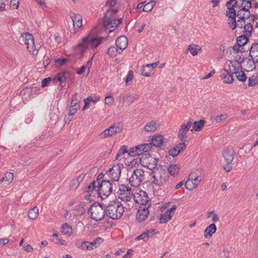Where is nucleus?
<instances>
[{"label": "nucleus", "instance_id": "obj_1", "mask_svg": "<svg viewBox=\"0 0 258 258\" xmlns=\"http://www.w3.org/2000/svg\"><path fill=\"white\" fill-rule=\"evenodd\" d=\"M103 39V37L94 36L90 34L87 37L83 38L81 42L78 43L75 47V49L78 50L81 52L88 48L93 49L101 43Z\"/></svg>", "mask_w": 258, "mask_h": 258}, {"label": "nucleus", "instance_id": "obj_2", "mask_svg": "<svg viewBox=\"0 0 258 258\" xmlns=\"http://www.w3.org/2000/svg\"><path fill=\"white\" fill-rule=\"evenodd\" d=\"M152 185L156 186H163L168 181L169 176L168 173L163 169L161 167L152 171L150 175Z\"/></svg>", "mask_w": 258, "mask_h": 258}, {"label": "nucleus", "instance_id": "obj_3", "mask_svg": "<svg viewBox=\"0 0 258 258\" xmlns=\"http://www.w3.org/2000/svg\"><path fill=\"white\" fill-rule=\"evenodd\" d=\"M106 215L112 220L120 219L124 210L122 204L117 201H110L105 208Z\"/></svg>", "mask_w": 258, "mask_h": 258}, {"label": "nucleus", "instance_id": "obj_4", "mask_svg": "<svg viewBox=\"0 0 258 258\" xmlns=\"http://www.w3.org/2000/svg\"><path fill=\"white\" fill-rule=\"evenodd\" d=\"M88 214L95 221H101L106 215L105 207H103V204L95 202L90 207Z\"/></svg>", "mask_w": 258, "mask_h": 258}, {"label": "nucleus", "instance_id": "obj_5", "mask_svg": "<svg viewBox=\"0 0 258 258\" xmlns=\"http://www.w3.org/2000/svg\"><path fill=\"white\" fill-rule=\"evenodd\" d=\"M116 189L115 184L113 185V183L109 180H103L99 185L98 194L102 199H104L108 197L113 190L115 191Z\"/></svg>", "mask_w": 258, "mask_h": 258}, {"label": "nucleus", "instance_id": "obj_6", "mask_svg": "<svg viewBox=\"0 0 258 258\" xmlns=\"http://www.w3.org/2000/svg\"><path fill=\"white\" fill-rule=\"evenodd\" d=\"M141 162L143 166L147 167L149 169L153 171L157 169V167L159 159L150 155L149 154H144L142 155L141 158Z\"/></svg>", "mask_w": 258, "mask_h": 258}, {"label": "nucleus", "instance_id": "obj_7", "mask_svg": "<svg viewBox=\"0 0 258 258\" xmlns=\"http://www.w3.org/2000/svg\"><path fill=\"white\" fill-rule=\"evenodd\" d=\"M234 150L232 147H227L223 152L222 155L226 165H223L222 167L226 172H230L232 170L231 163L234 159Z\"/></svg>", "mask_w": 258, "mask_h": 258}, {"label": "nucleus", "instance_id": "obj_8", "mask_svg": "<svg viewBox=\"0 0 258 258\" xmlns=\"http://www.w3.org/2000/svg\"><path fill=\"white\" fill-rule=\"evenodd\" d=\"M116 194L117 197L125 202L130 201L133 197L132 188L123 184L119 186Z\"/></svg>", "mask_w": 258, "mask_h": 258}, {"label": "nucleus", "instance_id": "obj_9", "mask_svg": "<svg viewBox=\"0 0 258 258\" xmlns=\"http://www.w3.org/2000/svg\"><path fill=\"white\" fill-rule=\"evenodd\" d=\"M145 178L144 171L142 169H136L130 177L129 182L132 186L137 187L140 185Z\"/></svg>", "mask_w": 258, "mask_h": 258}, {"label": "nucleus", "instance_id": "obj_10", "mask_svg": "<svg viewBox=\"0 0 258 258\" xmlns=\"http://www.w3.org/2000/svg\"><path fill=\"white\" fill-rule=\"evenodd\" d=\"M22 38L28 51L33 54H37L38 51L35 47L33 35L29 33H26L22 35Z\"/></svg>", "mask_w": 258, "mask_h": 258}, {"label": "nucleus", "instance_id": "obj_11", "mask_svg": "<svg viewBox=\"0 0 258 258\" xmlns=\"http://www.w3.org/2000/svg\"><path fill=\"white\" fill-rule=\"evenodd\" d=\"M122 130V126L119 124H113L105 130L101 134L102 138H106L119 133Z\"/></svg>", "mask_w": 258, "mask_h": 258}, {"label": "nucleus", "instance_id": "obj_12", "mask_svg": "<svg viewBox=\"0 0 258 258\" xmlns=\"http://www.w3.org/2000/svg\"><path fill=\"white\" fill-rule=\"evenodd\" d=\"M226 6L228 10L226 14L228 19H236V12L235 9H238V2L236 0H230L226 3Z\"/></svg>", "mask_w": 258, "mask_h": 258}, {"label": "nucleus", "instance_id": "obj_13", "mask_svg": "<svg viewBox=\"0 0 258 258\" xmlns=\"http://www.w3.org/2000/svg\"><path fill=\"white\" fill-rule=\"evenodd\" d=\"M123 167L122 164L117 163L109 169L107 173L114 181H118L121 174V169Z\"/></svg>", "mask_w": 258, "mask_h": 258}, {"label": "nucleus", "instance_id": "obj_14", "mask_svg": "<svg viewBox=\"0 0 258 258\" xmlns=\"http://www.w3.org/2000/svg\"><path fill=\"white\" fill-rule=\"evenodd\" d=\"M201 182V179L199 176H196L194 173H192L190 174L189 177L185 183V187L189 190H191L196 188Z\"/></svg>", "mask_w": 258, "mask_h": 258}, {"label": "nucleus", "instance_id": "obj_15", "mask_svg": "<svg viewBox=\"0 0 258 258\" xmlns=\"http://www.w3.org/2000/svg\"><path fill=\"white\" fill-rule=\"evenodd\" d=\"M133 196L135 202L139 204L146 205L149 202L147 193L142 190H139Z\"/></svg>", "mask_w": 258, "mask_h": 258}, {"label": "nucleus", "instance_id": "obj_16", "mask_svg": "<svg viewBox=\"0 0 258 258\" xmlns=\"http://www.w3.org/2000/svg\"><path fill=\"white\" fill-rule=\"evenodd\" d=\"M229 71L226 69H223L220 70V76L223 80V82L226 84H231L234 81L232 74L233 72L231 70V65H229Z\"/></svg>", "mask_w": 258, "mask_h": 258}, {"label": "nucleus", "instance_id": "obj_17", "mask_svg": "<svg viewBox=\"0 0 258 258\" xmlns=\"http://www.w3.org/2000/svg\"><path fill=\"white\" fill-rule=\"evenodd\" d=\"M122 19H114V18H108V19H103V24L106 29H111L112 30H109V32H113L118 25L121 23Z\"/></svg>", "mask_w": 258, "mask_h": 258}, {"label": "nucleus", "instance_id": "obj_18", "mask_svg": "<svg viewBox=\"0 0 258 258\" xmlns=\"http://www.w3.org/2000/svg\"><path fill=\"white\" fill-rule=\"evenodd\" d=\"M231 67L233 69V73L235 74L237 80L241 82H245L246 80L247 77L242 71H240L242 66L236 67L235 64L232 63V62L230 61Z\"/></svg>", "mask_w": 258, "mask_h": 258}, {"label": "nucleus", "instance_id": "obj_19", "mask_svg": "<svg viewBox=\"0 0 258 258\" xmlns=\"http://www.w3.org/2000/svg\"><path fill=\"white\" fill-rule=\"evenodd\" d=\"M176 208V206L174 205L171 208L168 209L164 214H162L159 219L160 223H167L173 216Z\"/></svg>", "mask_w": 258, "mask_h": 258}, {"label": "nucleus", "instance_id": "obj_20", "mask_svg": "<svg viewBox=\"0 0 258 258\" xmlns=\"http://www.w3.org/2000/svg\"><path fill=\"white\" fill-rule=\"evenodd\" d=\"M115 44L117 48L120 50L118 53H121L127 46V38L124 36L118 37L116 40Z\"/></svg>", "mask_w": 258, "mask_h": 258}, {"label": "nucleus", "instance_id": "obj_21", "mask_svg": "<svg viewBox=\"0 0 258 258\" xmlns=\"http://www.w3.org/2000/svg\"><path fill=\"white\" fill-rule=\"evenodd\" d=\"M149 213L148 208H146V207L142 208V207H140L137 213V220L139 222H141L145 220L149 215Z\"/></svg>", "mask_w": 258, "mask_h": 258}, {"label": "nucleus", "instance_id": "obj_22", "mask_svg": "<svg viewBox=\"0 0 258 258\" xmlns=\"http://www.w3.org/2000/svg\"><path fill=\"white\" fill-rule=\"evenodd\" d=\"M186 148V145L184 143H180L173 148L169 149L168 153L170 156L173 157H176L180 153L181 150H184Z\"/></svg>", "mask_w": 258, "mask_h": 258}, {"label": "nucleus", "instance_id": "obj_23", "mask_svg": "<svg viewBox=\"0 0 258 258\" xmlns=\"http://www.w3.org/2000/svg\"><path fill=\"white\" fill-rule=\"evenodd\" d=\"M245 20H241L238 19L237 21L236 19H228V23L230 26V27L232 30L235 29L236 28H242L244 24Z\"/></svg>", "mask_w": 258, "mask_h": 258}, {"label": "nucleus", "instance_id": "obj_24", "mask_svg": "<svg viewBox=\"0 0 258 258\" xmlns=\"http://www.w3.org/2000/svg\"><path fill=\"white\" fill-rule=\"evenodd\" d=\"M255 63L252 58H246L243 62V67L244 71L246 72H250L255 69Z\"/></svg>", "mask_w": 258, "mask_h": 258}, {"label": "nucleus", "instance_id": "obj_25", "mask_svg": "<svg viewBox=\"0 0 258 258\" xmlns=\"http://www.w3.org/2000/svg\"><path fill=\"white\" fill-rule=\"evenodd\" d=\"M70 17L73 22V25L74 27L79 28L82 25V17L79 14H75L74 13L70 14Z\"/></svg>", "mask_w": 258, "mask_h": 258}, {"label": "nucleus", "instance_id": "obj_26", "mask_svg": "<svg viewBox=\"0 0 258 258\" xmlns=\"http://www.w3.org/2000/svg\"><path fill=\"white\" fill-rule=\"evenodd\" d=\"M158 126L159 124L156 121L152 120L144 127V131L146 132H153L157 130Z\"/></svg>", "mask_w": 258, "mask_h": 258}, {"label": "nucleus", "instance_id": "obj_27", "mask_svg": "<svg viewBox=\"0 0 258 258\" xmlns=\"http://www.w3.org/2000/svg\"><path fill=\"white\" fill-rule=\"evenodd\" d=\"M238 2V8H240L245 12H250L249 10L251 8L252 3L251 0H239Z\"/></svg>", "mask_w": 258, "mask_h": 258}, {"label": "nucleus", "instance_id": "obj_28", "mask_svg": "<svg viewBox=\"0 0 258 258\" xmlns=\"http://www.w3.org/2000/svg\"><path fill=\"white\" fill-rule=\"evenodd\" d=\"M151 142L153 146L160 147L163 144V137L160 135H154L152 137Z\"/></svg>", "mask_w": 258, "mask_h": 258}, {"label": "nucleus", "instance_id": "obj_29", "mask_svg": "<svg viewBox=\"0 0 258 258\" xmlns=\"http://www.w3.org/2000/svg\"><path fill=\"white\" fill-rule=\"evenodd\" d=\"M142 146L140 144L130 148L128 150V155L130 156L135 157L142 154Z\"/></svg>", "mask_w": 258, "mask_h": 258}, {"label": "nucleus", "instance_id": "obj_30", "mask_svg": "<svg viewBox=\"0 0 258 258\" xmlns=\"http://www.w3.org/2000/svg\"><path fill=\"white\" fill-rule=\"evenodd\" d=\"M217 230L216 225L214 223L210 224L208 226L204 231V236L207 238L208 236L211 237L213 234H214Z\"/></svg>", "mask_w": 258, "mask_h": 258}, {"label": "nucleus", "instance_id": "obj_31", "mask_svg": "<svg viewBox=\"0 0 258 258\" xmlns=\"http://www.w3.org/2000/svg\"><path fill=\"white\" fill-rule=\"evenodd\" d=\"M69 77V73L68 72H61L58 73L54 78L53 80H56L60 83L64 82Z\"/></svg>", "mask_w": 258, "mask_h": 258}, {"label": "nucleus", "instance_id": "obj_32", "mask_svg": "<svg viewBox=\"0 0 258 258\" xmlns=\"http://www.w3.org/2000/svg\"><path fill=\"white\" fill-rule=\"evenodd\" d=\"M238 9L236 13V16H237L238 19L246 20L250 18V12H245V10H243L240 8H238Z\"/></svg>", "mask_w": 258, "mask_h": 258}, {"label": "nucleus", "instance_id": "obj_33", "mask_svg": "<svg viewBox=\"0 0 258 258\" xmlns=\"http://www.w3.org/2000/svg\"><path fill=\"white\" fill-rule=\"evenodd\" d=\"M180 169V166L177 164L171 165L168 168V173L173 176H176Z\"/></svg>", "mask_w": 258, "mask_h": 258}, {"label": "nucleus", "instance_id": "obj_34", "mask_svg": "<svg viewBox=\"0 0 258 258\" xmlns=\"http://www.w3.org/2000/svg\"><path fill=\"white\" fill-rule=\"evenodd\" d=\"M61 233L68 237L72 234V229L68 223H64L61 225Z\"/></svg>", "mask_w": 258, "mask_h": 258}, {"label": "nucleus", "instance_id": "obj_35", "mask_svg": "<svg viewBox=\"0 0 258 258\" xmlns=\"http://www.w3.org/2000/svg\"><path fill=\"white\" fill-rule=\"evenodd\" d=\"M81 101V96L78 93H76L73 97L70 106H75V107H80V103Z\"/></svg>", "mask_w": 258, "mask_h": 258}, {"label": "nucleus", "instance_id": "obj_36", "mask_svg": "<svg viewBox=\"0 0 258 258\" xmlns=\"http://www.w3.org/2000/svg\"><path fill=\"white\" fill-rule=\"evenodd\" d=\"M205 122V120L201 119L200 121L192 123L193 130L196 132L200 131L204 127Z\"/></svg>", "mask_w": 258, "mask_h": 258}, {"label": "nucleus", "instance_id": "obj_37", "mask_svg": "<svg viewBox=\"0 0 258 258\" xmlns=\"http://www.w3.org/2000/svg\"><path fill=\"white\" fill-rule=\"evenodd\" d=\"M39 209L37 206L34 207L33 208L30 209L28 211V217L32 219H35L38 215Z\"/></svg>", "mask_w": 258, "mask_h": 258}, {"label": "nucleus", "instance_id": "obj_38", "mask_svg": "<svg viewBox=\"0 0 258 258\" xmlns=\"http://www.w3.org/2000/svg\"><path fill=\"white\" fill-rule=\"evenodd\" d=\"M102 242L103 239L100 237H97L92 242H88L90 249L91 250L97 247Z\"/></svg>", "mask_w": 258, "mask_h": 258}, {"label": "nucleus", "instance_id": "obj_39", "mask_svg": "<svg viewBox=\"0 0 258 258\" xmlns=\"http://www.w3.org/2000/svg\"><path fill=\"white\" fill-rule=\"evenodd\" d=\"M14 178V174L12 172H7L2 179L0 180V182H5L9 184L11 183Z\"/></svg>", "mask_w": 258, "mask_h": 258}, {"label": "nucleus", "instance_id": "obj_40", "mask_svg": "<svg viewBox=\"0 0 258 258\" xmlns=\"http://www.w3.org/2000/svg\"><path fill=\"white\" fill-rule=\"evenodd\" d=\"M248 38L245 35H241L237 38L236 44L243 47L247 42Z\"/></svg>", "mask_w": 258, "mask_h": 258}, {"label": "nucleus", "instance_id": "obj_41", "mask_svg": "<svg viewBox=\"0 0 258 258\" xmlns=\"http://www.w3.org/2000/svg\"><path fill=\"white\" fill-rule=\"evenodd\" d=\"M77 246L79 248L82 250H90L88 245V241H78L77 242Z\"/></svg>", "mask_w": 258, "mask_h": 258}, {"label": "nucleus", "instance_id": "obj_42", "mask_svg": "<svg viewBox=\"0 0 258 258\" xmlns=\"http://www.w3.org/2000/svg\"><path fill=\"white\" fill-rule=\"evenodd\" d=\"M191 125L192 121L191 119H189L186 123L182 124L180 125L179 130L187 133L189 130Z\"/></svg>", "mask_w": 258, "mask_h": 258}, {"label": "nucleus", "instance_id": "obj_43", "mask_svg": "<svg viewBox=\"0 0 258 258\" xmlns=\"http://www.w3.org/2000/svg\"><path fill=\"white\" fill-rule=\"evenodd\" d=\"M187 133L179 130L178 132L177 137L180 140L181 143H184L187 141V137L186 135Z\"/></svg>", "mask_w": 258, "mask_h": 258}, {"label": "nucleus", "instance_id": "obj_44", "mask_svg": "<svg viewBox=\"0 0 258 258\" xmlns=\"http://www.w3.org/2000/svg\"><path fill=\"white\" fill-rule=\"evenodd\" d=\"M258 83V77L256 76H252L248 78V85L249 87L254 86Z\"/></svg>", "mask_w": 258, "mask_h": 258}, {"label": "nucleus", "instance_id": "obj_45", "mask_svg": "<svg viewBox=\"0 0 258 258\" xmlns=\"http://www.w3.org/2000/svg\"><path fill=\"white\" fill-rule=\"evenodd\" d=\"M128 151L127 150V146L125 145L121 146L116 155L115 159L117 160L119 157H121L126 153H128Z\"/></svg>", "mask_w": 258, "mask_h": 258}, {"label": "nucleus", "instance_id": "obj_46", "mask_svg": "<svg viewBox=\"0 0 258 258\" xmlns=\"http://www.w3.org/2000/svg\"><path fill=\"white\" fill-rule=\"evenodd\" d=\"M118 50H119L118 48H116L114 46H111V47H110L109 48V49H108L107 53L111 57H113L115 56L116 55L117 52H118V51H119Z\"/></svg>", "mask_w": 258, "mask_h": 258}, {"label": "nucleus", "instance_id": "obj_47", "mask_svg": "<svg viewBox=\"0 0 258 258\" xmlns=\"http://www.w3.org/2000/svg\"><path fill=\"white\" fill-rule=\"evenodd\" d=\"M74 211V214L76 216L83 215L85 212L84 208L81 205L76 206L75 207Z\"/></svg>", "mask_w": 258, "mask_h": 258}, {"label": "nucleus", "instance_id": "obj_48", "mask_svg": "<svg viewBox=\"0 0 258 258\" xmlns=\"http://www.w3.org/2000/svg\"><path fill=\"white\" fill-rule=\"evenodd\" d=\"M117 12L115 9H110L107 11L104 16L103 19H108V18H113L112 16H114Z\"/></svg>", "mask_w": 258, "mask_h": 258}, {"label": "nucleus", "instance_id": "obj_49", "mask_svg": "<svg viewBox=\"0 0 258 258\" xmlns=\"http://www.w3.org/2000/svg\"><path fill=\"white\" fill-rule=\"evenodd\" d=\"M198 46H196L195 44H190L188 46L187 50L190 52V53L193 55L195 56L198 54Z\"/></svg>", "mask_w": 258, "mask_h": 258}, {"label": "nucleus", "instance_id": "obj_50", "mask_svg": "<svg viewBox=\"0 0 258 258\" xmlns=\"http://www.w3.org/2000/svg\"><path fill=\"white\" fill-rule=\"evenodd\" d=\"M144 232L146 235V238L148 239V240L150 238L153 237L156 233H159L158 232H155V229H150L146 230Z\"/></svg>", "mask_w": 258, "mask_h": 258}, {"label": "nucleus", "instance_id": "obj_51", "mask_svg": "<svg viewBox=\"0 0 258 258\" xmlns=\"http://www.w3.org/2000/svg\"><path fill=\"white\" fill-rule=\"evenodd\" d=\"M139 96L137 94H134V95H127L125 100L124 101H126L129 103H133L134 101L138 100L139 99Z\"/></svg>", "mask_w": 258, "mask_h": 258}, {"label": "nucleus", "instance_id": "obj_52", "mask_svg": "<svg viewBox=\"0 0 258 258\" xmlns=\"http://www.w3.org/2000/svg\"><path fill=\"white\" fill-rule=\"evenodd\" d=\"M141 146H142V151L143 152H147L151 150L152 147L153 146L151 142L149 143L141 144Z\"/></svg>", "mask_w": 258, "mask_h": 258}, {"label": "nucleus", "instance_id": "obj_53", "mask_svg": "<svg viewBox=\"0 0 258 258\" xmlns=\"http://www.w3.org/2000/svg\"><path fill=\"white\" fill-rule=\"evenodd\" d=\"M114 98L112 95L106 96L105 98V104L109 106L112 105L114 102Z\"/></svg>", "mask_w": 258, "mask_h": 258}, {"label": "nucleus", "instance_id": "obj_54", "mask_svg": "<svg viewBox=\"0 0 258 258\" xmlns=\"http://www.w3.org/2000/svg\"><path fill=\"white\" fill-rule=\"evenodd\" d=\"M242 28L244 29V32L250 34L252 30V26L250 23H245Z\"/></svg>", "mask_w": 258, "mask_h": 258}, {"label": "nucleus", "instance_id": "obj_55", "mask_svg": "<svg viewBox=\"0 0 258 258\" xmlns=\"http://www.w3.org/2000/svg\"><path fill=\"white\" fill-rule=\"evenodd\" d=\"M68 59L66 58H58L55 60V65L59 67L63 66L67 61Z\"/></svg>", "mask_w": 258, "mask_h": 258}, {"label": "nucleus", "instance_id": "obj_56", "mask_svg": "<svg viewBox=\"0 0 258 258\" xmlns=\"http://www.w3.org/2000/svg\"><path fill=\"white\" fill-rule=\"evenodd\" d=\"M134 76V73L132 71H130L128 72L127 75L125 78V83L127 85L131 84L130 82L132 81Z\"/></svg>", "mask_w": 258, "mask_h": 258}, {"label": "nucleus", "instance_id": "obj_57", "mask_svg": "<svg viewBox=\"0 0 258 258\" xmlns=\"http://www.w3.org/2000/svg\"><path fill=\"white\" fill-rule=\"evenodd\" d=\"M91 101L95 102V100H94L93 97L91 96L88 97L86 99H84V102L85 105L83 108V110H85L86 108H87L88 107V105Z\"/></svg>", "mask_w": 258, "mask_h": 258}, {"label": "nucleus", "instance_id": "obj_58", "mask_svg": "<svg viewBox=\"0 0 258 258\" xmlns=\"http://www.w3.org/2000/svg\"><path fill=\"white\" fill-rule=\"evenodd\" d=\"M153 8V6L152 4L148 3L144 6L143 11L149 12L152 10Z\"/></svg>", "mask_w": 258, "mask_h": 258}, {"label": "nucleus", "instance_id": "obj_59", "mask_svg": "<svg viewBox=\"0 0 258 258\" xmlns=\"http://www.w3.org/2000/svg\"><path fill=\"white\" fill-rule=\"evenodd\" d=\"M135 241L142 240L146 242L148 241L146 238V235L145 234L144 232L143 233H142L141 234H140V235L136 237L135 238Z\"/></svg>", "mask_w": 258, "mask_h": 258}, {"label": "nucleus", "instance_id": "obj_60", "mask_svg": "<svg viewBox=\"0 0 258 258\" xmlns=\"http://www.w3.org/2000/svg\"><path fill=\"white\" fill-rule=\"evenodd\" d=\"M10 6L13 9H17L19 6L18 0H12L10 2Z\"/></svg>", "mask_w": 258, "mask_h": 258}, {"label": "nucleus", "instance_id": "obj_61", "mask_svg": "<svg viewBox=\"0 0 258 258\" xmlns=\"http://www.w3.org/2000/svg\"><path fill=\"white\" fill-rule=\"evenodd\" d=\"M226 114H221L220 115H218L216 117L215 120L216 122H220L223 120H225L227 118Z\"/></svg>", "mask_w": 258, "mask_h": 258}, {"label": "nucleus", "instance_id": "obj_62", "mask_svg": "<svg viewBox=\"0 0 258 258\" xmlns=\"http://www.w3.org/2000/svg\"><path fill=\"white\" fill-rule=\"evenodd\" d=\"M80 109V107H75V106H70L69 107V114L70 115H74L77 111L78 109Z\"/></svg>", "mask_w": 258, "mask_h": 258}, {"label": "nucleus", "instance_id": "obj_63", "mask_svg": "<svg viewBox=\"0 0 258 258\" xmlns=\"http://www.w3.org/2000/svg\"><path fill=\"white\" fill-rule=\"evenodd\" d=\"M235 59L236 61H237L238 63L241 64L242 63H243L245 59L244 58V57L242 55H236L235 56Z\"/></svg>", "mask_w": 258, "mask_h": 258}, {"label": "nucleus", "instance_id": "obj_64", "mask_svg": "<svg viewBox=\"0 0 258 258\" xmlns=\"http://www.w3.org/2000/svg\"><path fill=\"white\" fill-rule=\"evenodd\" d=\"M79 184H80L77 180L74 179L71 181L70 186L72 188L76 189L79 186Z\"/></svg>", "mask_w": 258, "mask_h": 258}]
</instances>
